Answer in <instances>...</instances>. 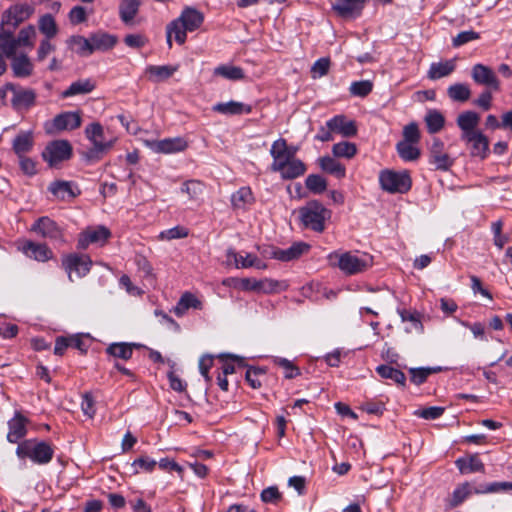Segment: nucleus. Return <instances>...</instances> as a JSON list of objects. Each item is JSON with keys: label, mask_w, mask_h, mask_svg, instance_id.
<instances>
[{"label": "nucleus", "mask_w": 512, "mask_h": 512, "mask_svg": "<svg viewBox=\"0 0 512 512\" xmlns=\"http://www.w3.org/2000/svg\"><path fill=\"white\" fill-rule=\"evenodd\" d=\"M146 145L152 151L164 154L182 152L188 147L187 141L182 137L146 141Z\"/></svg>", "instance_id": "nucleus-15"}, {"label": "nucleus", "mask_w": 512, "mask_h": 512, "mask_svg": "<svg viewBox=\"0 0 512 512\" xmlns=\"http://www.w3.org/2000/svg\"><path fill=\"white\" fill-rule=\"evenodd\" d=\"M473 494V483L464 482L459 485L452 494L451 506L457 507L460 505L466 498Z\"/></svg>", "instance_id": "nucleus-50"}, {"label": "nucleus", "mask_w": 512, "mask_h": 512, "mask_svg": "<svg viewBox=\"0 0 512 512\" xmlns=\"http://www.w3.org/2000/svg\"><path fill=\"white\" fill-rule=\"evenodd\" d=\"M81 409L89 418H93L96 413L95 401L90 393H85L82 397Z\"/></svg>", "instance_id": "nucleus-64"}, {"label": "nucleus", "mask_w": 512, "mask_h": 512, "mask_svg": "<svg viewBox=\"0 0 512 512\" xmlns=\"http://www.w3.org/2000/svg\"><path fill=\"white\" fill-rule=\"evenodd\" d=\"M103 133V127L98 122H94L86 127L85 134L93 144V148L86 154L88 159H99V153L106 152L113 146L114 141H103Z\"/></svg>", "instance_id": "nucleus-9"}, {"label": "nucleus", "mask_w": 512, "mask_h": 512, "mask_svg": "<svg viewBox=\"0 0 512 512\" xmlns=\"http://www.w3.org/2000/svg\"><path fill=\"white\" fill-rule=\"evenodd\" d=\"M204 184L198 180H188L183 183L181 191L187 194L190 200H197L203 193Z\"/></svg>", "instance_id": "nucleus-52"}, {"label": "nucleus", "mask_w": 512, "mask_h": 512, "mask_svg": "<svg viewBox=\"0 0 512 512\" xmlns=\"http://www.w3.org/2000/svg\"><path fill=\"white\" fill-rule=\"evenodd\" d=\"M61 265L68 274L69 280L74 281V276L82 278L89 273L92 261L87 255L72 253L62 257Z\"/></svg>", "instance_id": "nucleus-6"}, {"label": "nucleus", "mask_w": 512, "mask_h": 512, "mask_svg": "<svg viewBox=\"0 0 512 512\" xmlns=\"http://www.w3.org/2000/svg\"><path fill=\"white\" fill-rule=\"evenodd\" d=\"M255 202L250 187H241L231 196L232 207L236 210H247Z\"/></svg>", "instance_id": "nucleus-26"}, {"label": "nucleus", "mask_w": 512, "mask_h": 512, "mask_svg": "<svg viewBox=\"0 0 512 512\" xmlns=\"http://www.w3.org/2000/svg\"><path fill=\"white\" fill-rule=\"evenodd\" d=\"M33 230L40 234L44 238H49L52 240L63 241V234L61 229L57 226V224L47 218H40L34 225Z\"/></svg>", "instance_id": "nucleus-18"}, {"label": "nucleus", "mask_w": 512, "mask_h": 512, "mask_svg": "<svg viewBox=\"0 0 512 512\" xmlns=\"http://www.w3.org/2000/svg\"><path fill=\"white\" fill-rule=\"evenodd\" d=\"M203 21V16L200 12L193 8H186L182 11L179 18L172 21L167 26V43L172 46V38L178 44H183L186 40V33L197 29Z\"/></svg>", "instance_id": "nucleus-1"}, {"label": "nucleus", "mask_w": 512, "mask_h": 512, "mask_svg": "<svg viewBox=\"0 0 512 512\" xmlns=\"http://www.w3.org/2000/svg\"><path fill=\"white\" fill-rule=\"evenodd\" d=\"M297 150H298L297 147L288 146L287 141L283 138H280L273 142L271 149H270V155L278 156V154H279L286 158L297 159L296 158Z\"/></svg>", "instance_id": "nucleus-42"}, {"label": "nucleus", "mask_w": 512, "mask_h": 512, "mask_svg": "<svg viewBox=\"0 0 512 512\" xmlns=\"http://www.w3.org/2000/svg\"><path fill=\"white\" fill-rule=\"evenodd\" d=\"M27 422L28 420L19 412L15 413L14 417L8 421L9 431L7 433V440L10 443H17L26 435Z\"/></svg>", "instance_id": "nucleus-21"}, {"label": "nucleus", "mask_w": 512, "mask_h": 512, "mask_svg": "<svg viewBox=\"0 0 512 512\" xmlns=\"http://www.w3.org/2000/svg\"><path fill=\"white\" fill-rule=\"evenodd\" d=\"M273 362L275 365L283 368L285 370V377L288 379H292L300 375V370L298 367H296L292 361L282 358V357H275L273 359Z\"/></svg>", "instance_id": "nucleus-55"}, {"label": "nucleus", "mask_w": 512, "mask_h": 512, "mask_svg": "<svg viewBox=\"0 0 512 512\" xmlns=\"http://www.w3.org/2000/svg\"><path fill=\"white\" fill-rule=\"evenodd\" d=\"M471 77L479 85H484L494 91L500 89V81L495 72L486 65L475 64L471 70Z\"/></svg>", "instance_id": "nucleus-14"}, {"label": "nucleus", "mask_w": 512, "mask_h": 512, "mask_svg": "<svg viewBox=\"0 0 512 512\" xmlns=\"http://www.w3.org/2000/svg\"><path fill=\"white\" fill-rule=\"evenodd\" d=\"M461 474H469L474 472H484L485 467L478 455L458 458L455 461Z\"/></svg>", "instance_id": "nucleus-31"}, {"label": "nucleus", "mask_w": 512, "mask_h": 512, "mask_svg": "<svg viewBox=\"0 0 512 512\" xmlns=\"http://www.w3.org/2000/svg\"><path fill=\"white\" fill-rule=\"evenodd\" d=\"M81 125L79 112H65L54 118V126L58 130H73Z\"/></svg>", "instance_id": "nucleus-29"}, {"label": "nucleus", "mask_w": 512, "mask_h": 512, "mask_svg": "<svg viewBox=\"0 0 512 512\" xmlns=\"http://www.w3.org/2000/svg\"><path fill=\"white\" fill-rule=\"evenodd\" d=\"M140 0H123L120 4V17L128 23L133 20L138 12Z\"/></svg>", "instance_id": "nucleus-48"}, {"label": "nucleus", "mask_w": 512, "mask_h": 512, "mask_svg": "<svg viewBox=\"0 0 512 512\" xmlns=\"http://www.w3.org/2000/svg\"><path fill=\"white\" fill-rule=\"evenodd\" d=\"M440 370V368H411L409 370L410 372V379L411 381L416 384V385H421L422 383H424L428 376L433 374V373H436Z\"/></svg>", "instance_id": "nucleus-54"}, {"label": "nucleus", "mask_w": 512, "mask_h": 512, "mask_svg": "<svg viewBox=\"0 0 512 512\" xmlns=\"http://www.w3.org/2000/svg\"><path fill=\"white\" fill-rule=\"evenodd\" d=\"M447 94L453 101L466 102L471 97V90L467 84L455 83L448 87Z\"/></svg>", "instance_id": "nucleus-43"}, {"label": "nucleus", "mask_w": 512, "mask_h": 512, "mask_svg": "<svg viewBox=\"0 0 512 512\" xmlns=\"http://www.w3.org/2000/svg\"><path fill=\"white\" fill-rule=\"evenodd\" d=\"M49 192L61 201H69L80 194L77 185L71 181L54 180L48 186Z\"/></svg>", "instance_id": "nucleus-16"}, {"label": "nucleus", "mask_w": 512, "mask_h": 512, "mask_svg": "<svg viewBox=\"0 0 512 512\" xmlns=\"http://www.w3.org/2000/svg\"><path fill=\"white\" fill-rule=\"evenodd\" d=\"M95 82L91 79H80L73 82L65 91L62 92L63 98L72 97L80 94H88L95 89Z\"/></svg>", "instance_id": "nucleus-34"}, {"label": "nucleus", "mask_w": 512, "mask_h": 512, "mask_svg": "<svg viewBox=\"0 0 512 512\" xmlns=\"http://www.w3.org/2000/svg\"><path fill=\"white\" fill-rule=\"evenodd\" d=\"M381 188L388 193H406L410 190L412 181L407 171L396 172L382 170L379 174Z\"/></svg>", "instance_id": "nucleus-5"}, {"label": "nucleus", "mask_w": 512, "mask_h": 512, "mask_svg": "<svg viewBox=\"0 0 512 512\" xmlns=\"http://www.w3.org/2000/svg\"><path fill=\"white\" fill-rule=\"evenodd\" d=\"M455 70V63L453 60L445 62L432 63L427 76L431 80H437L442 77L450 75Z\"/></svg>", "instance_id": "nucleus-39"}, {"label": "nucleus", "mask_w": 512, "mask_h": 512, "mask_svg": "<svg viewBox=\"0 0 512 512\" xmlns=\"http://www.w3.org/2000/svg\"><path fill=\"white\" fill-rule=\"evenodd\" d=\"M22 252L29 258L37 261H48L52 258V251L45 244L26 241L21 247Z\"/></svg>", "instance_id": "nucleus-23"}, {"label": "nucleus", "mask_w": 512, "mask_h": 512, "mask_svg": "<svg viewBox=\"0 0 512 512\" xmlns=\"http://www.w3.org/2000/svg\"><path fill=\"white\" fill-rule=\"evenodd\" d=\"M11 68L15 77L26 78L33 73V63L26 54H19L11 58Z\"/></svg>", "instance_id": "nucleus-25"}, {"label": "nucleus", "mask_w": 512, "mask_h": 512, "mask_svg": "<svg viewBox=\"0 0 512 512\" xmlns=\"http://www.w3.org/2000/svg\"><path fill=\"white\" fill-rule=\"evenodd\" d=\"M271 157V170L279 172L283 179H295L306 172V166L300 159L286 158L279 154Z\"/></svg>", "instance_id": "nucleus-7"}, {"label": "nucleus", "mask_w": 512, "mask_h": 512, "mask_svg": "<svg viewBox=\"0 0 512 512\" xmlns=\"http://www.w3.org/2000/svg\"><path fill=\"white\" fill-rule=\"evenodd\" d=\"M429 161L438 170H448L453 165V159L445 152V145L439 138H433L429 147Z\"/></svg>", "instance_id": "nucleus-12"}, {"label": "nucleus", "mask_w": 512, "mask_h": 512, "mask_svg": "<svg viewBox=\"0 0 512 512\" xmlns=\"http://www.w3.org/2000/svg\"><path fill=\"white\" fill-rule=\"evenodd\" d=\"M116 43L117 38L108 33L97 32L90 36L92 53L94 51H107L113 48Z\"/></svg>", "instance_id": "nucleus-32"}, {"label": "nucleus", "mask_w": 512, "mask_h": 512, "mask_svg": "<svg viewBox=\"0 0 512 512\" xmlns=\"http://www.w3.org/2000/svg\"><path fill=\"white\" fill-rule=\"evenodd\" d=\"M288 289V283L286 281H279L270 278H264L260 280V292L265 294H273Z\"/></svg>", "instance_id": "nucleus-49"}, {"label": "nucleus", "mask_w": 512, "mask_h": 512, "mask_svg": "<svg viewBox=\"0 0 512 512\" xmlns=\"http://www.w3.org/2000/svg\"><path fill=\"white\" fill-rule=\"evenodd\" d=\"M331 265L338 267L346 275H354L366 271L372 266V256L354 254L352 252L331 253L328 256Z\"/></svg>", "instance_id": "nucleus-2"}, {"label": "nucleus", "mask_w": 512, "mask_h": 512, "mask_svg": "<svg viewBox=\"0 0 512 512\" xmlns=\"http://www.w3.org/2000/svg\"><path fill=\"white\" fill-rule=\"evenodd\" d=\"M376 372L385 379H390L397 383L398 385L404 386L406 382L405 374L389 365H379L376 368Z\"/></svg>", "instance_id": "nucleus-44"}, {"label": "nucleus", "mask_w": 512, "mask_h": 512, "mask_svg": "<svg viewBox=\"0 0 512 512\" xmlns=\"http://www.w3.org/2000/svg\"><path fill=\"white\" fill-rule=\"evenodd\" d=\"M16 454L19 458L28 457L37 464H47L52 460L54 450L45 441L28 439L18 444Z\"/></svg>", "instance_id": "nucleus-4"}, {"label": "nucleus", "mask_w": 512, "mask_h": 512, "mask_svg": "<svg viewBox=\"0 0 512 512\" xmlns=\"http://www.w3.org/2000/svg\"><path fill=\"white\" fill-rule=\"evenodd\" d=\"M190 308L202 309L201 301L190 292H185L180 297L177 305L173 308V312L177 316H183Z\"/></svg>", "instance_id": "nucleus-35"}, {"label": "nucleus", "mask_w": 512, "mask_h": 512, "mask_svg": "<svg viewBox=\"0 0 512 512\" xmlns=\"http://www.w3.org/2000/svg\"><path fill=\"white\" fill-rule=\"evenodd\" d=\"M214 74L232 81L242 80L245 77L243 69L233 65H220L214 69Z\"/></svg>", "instance_id": "nucleus-45"}, {"label": "nucleus", "mask_w": 512, "mask_h": 512, "mask_svg": "<svg viewBox=\"0 0 512 512\" xmlns=\"http://www.w3.org/2000/svg\"><path fill=\"white\" fill-rule=\"evenodd\" d=\"M495 493H502V482L482 483L478 485L473 483V494L481 495Z\"/></svg>", "instance_id": "nucleus-59"}, {"label": "nucleus", "mask_w": 512, "mask_h": 512, "mask_svg": "<svg viewBox=\"0 0 512 512\" xmlns=\"http://www.w3.org/2000/svg\"><path fill=\"white\" fill-rule=\"evenodd\" d=\"M318 163L323 171L332 174L337 178H344L346 175L345 166L330 156H323L319 158Z\"/></svg>", "instance_id": "nucleus-37"}, {"label": "nucleus", "mask_w": 512, "mask_h": 512, "mask_svg": "<svg viewBox=\"0 0 512 512\" xmlns=\"http://www.w3.org/2000/svg\"><path fill=\"white\" fill-rule=\"evenodd\" d=\"M424 121L426 123L428 132L431 134L439 132L445 125V118L443 114L436 109L428 110Z\"/></svg>", "instance_id": "nucleus-41"}, {"label": "nucleus", "mask_w": 512, "mask_h": 512, "mask_svg": "<svg viewBox=\"0 0 512 512\" xmlns=\"http://www.w3.org/2000/svg\"><path fill=\"white\" fill-rule=\"evenodd\" d=\"M72 155V146L66 140H55L47 144L42 152L43 159L50 167H56L59 163L68 160Z\"/></svg>", "instance_id": "nucleus-8"}, {"label": "nucleus", "mask_w": 512, "mask_h": 512, "mask_svg": "<svg viewBox=\"0 0 512 512\" xmlns=\"http://www.w3.org/2000/svg\"><path fill=\"white\" fill-rule=\"evenodd\" d=\"M38 28L40 32L44 34L48 39L55 37L58 33V27L55 19L50 14H45L40 17L38 21Z\"/></svg>", "instance_id": "nucleus-46"}, {"label": "nucleus", "mask_w": 512, "mask_h": 512, "mask_svg": "<svg viewBox=\"0 0 512 512\" xmlns=\"http://www.w3.org/2000/svg\"><path fill=\"white\" fill-rule=\"evenodd\" d=\"M309 250V245L303 242L295 243L287 249H277L273 252V258L280 261L297 259Z\"/></svg>", "instance_id": "nucleus-27"}, {"label": "nucleus", "mask_w": 512, "mask_h": 512, "mask_svg": "<svg viewBox=\"0 0 512 512\" xmlns=\"http://www.w3.org/2000/svg\"><path fill=\"white\" fill-rule=\"evenodd\" d=\"M460 138L468 146L472 157H477L483 160L489 155V139L482 131L467 134L466 136H460Z\"/></svg>", "instance_id": "nucleus-10"}, {"label": "nucleus", "mask_w": 512, "mask_h": 512, "mask_svg": "<svg viewBox=\"0 0 512 512\" xmlns=\"http://www.w3.org/2000/svg\"><path fill=\"white\" fill-rule=\"evenodd\" d=\"M188 236V230L182 226H176L162 231L158 235V239L162 241H170L174 239L185 238Z\"/></svg>", "instance_id": "nucleus-58"}, {"label": "nucleus", "mask_w": 512, "mask_h": 512, "mask_svg": "<svg viewBox=\"0 0 512 512\" xmlns=\"http://www.w3.org/2000/svg\"><path fill=\"white\" fill-rule=\"evenodd\" d=\"M178 66L172 65H150L145 73L152 82H162L169 79L176 71Z\"/></svg>", "instance_id": "nucleus-28"}, {"label": "nucleus", "mask_w": 512, "mask_h": 512, "mask_svg": "<svg viewBox=\"0 0 512 512\" xmlns=\"http://www.w3.org/2000/svg\"><path fill=\"white\" fill-rule=\"evenodd\" d=\"M134 347H139V345L134 343H112L107 347L106 352L115 358L129 360L132 357Z\"/></svg>", "instance_id": "nucleus-40"}, {"label": "nucleus", "mask_w": 512, "mask_h": 512, "mask_svg": "<svg viewBox=\"0 0 512 512\" xmlns=\"http://www.w3.org/2000/svg\"><path fill=\"white\" fill-rule=\"evenodd\" d=\"M332 153L335 157L351 159L356 155L357 147L354 143L343 141L333 145Z\"/></svg>", "instance_id": "nucleus-51"}, {"label": "nucleus", "mask_w": 512, "mask_h": 512, "mask_svg": "<svg viewBox=\"0 0 512 512\" xmlns=\"http://www.w3.org/2000/svg\"><path fill=\"white\" fill-rule=\"evenodd\" d=\"M365 0H334L333 10L342 17H353L360 13Z\"/></svg>", "instance_id": "nucleus-22"}, {"label": "nucleus", "mask_w": 512, "mask_h": 512, "mask_svg": "<svg viewBox=\"0 0 512 512\" xmlns=\"http://www.w3.org/2000/svg\"><path fill=\"white\" fill-rule=\"evenodd\" d=\"M414 144L408 141H401L397 144V152L403 160L414 161L419 158L420 151Z\"/></svg>", "instance_id": "nucleus-47"}, {"label": "nucleus", "mask_w": 512, "mask_h": 512, "mask_svg": "<svg viewBox=\"0 0 512 512\" xmlns=\"http://www.w3.org/2000/svg\"><path fill=\"white\" fill-rule=\"evenodd\" d=\"M213 110L226 115L249 114L252 111L250 105L238 101H229L226 103H217Z\"/></svg>", "instance_id": "nucleus-33"}, {"label": "nucleus", "mask_w": 512, "mask_h": 512, "mask_svg": "<svg viewBox=\"0 0 512 512\" xmlns=\"http://www.w3.org/2000/svg\"><path fill=\"white\" fill-rule=\"evenodd\" d=\"M110 235V231L104 226L88 227L79 234L78 248L85 250L90 244L103 245Z\"/></svg>", "instance_id": "nucleus-13"}, {"label": "nucleus", "mask_w": 512, "mask_h": 512, "mask_svg": "<svg viewBox=\"0 0 512 512\" xmlns=\"http://www.w3.org/2000/svg\"><path fill=\"white\" fill-rule=\"evenodd\" d=\"M330 67L329 58H320L318 59L311 68V73L313 78H319L328 73Z\"/></svg>", "instance_id": "nucleus-61"}, {"label": "nucleus", "mask_w": 512, "mask_h": 512, "mask_svg": "<svg viewBox=\"0 0 512 512\" xmlns=\"http://www.w3.org/2000/svg\"><path fill=\"white\" fill-rule=\"evenodd\" d=\"M16 38L13 36L11 32L1 30L0 31V52L2 55L4 54L7 58L11 59L16 56V51L19 47L16 42Z\"/></svg>", "instance_id": "nucleus-38"}, {"label": "nucleus", "mask_w": 512, "mask_h": 512, "mask_svg": "<svg viewBox=\"0 0 512 512\" xmlns=\"http://www.w3.org/2000/svg\"><path fill=\"white\" fill-rule=\"evenodd\" d=\"M68 47L81 57H88L92 54L90 38L80 35L71 36L67 40Z\"/></svg>", "instance_id": "nucleus-36"}, {"label": "nucleus", "mask_w": 512, "mask_h": 512, "mask_svg": "<svg viewBox=\"0 0 512 512\" xmlns=\"http://www.w3.org/2000/svg\"><path fill=\"white\" fill-rule=\"evenodd\" d=\"M6 91L12 93L11 103L16 109H28L35 103L36 94L32 89H23L13 84H7L3 91L0 90V96H4Z\"/></svg>", "instance_id": "nucleus-11"}, {"label": "nucleus", "mask_w": 512, "mask_h": 512, "mask_svg": "<svg viewBox=\"0 0 512 512\" xmlns=\"http://www.w3.org/2000/svg\"><path fill=\"white\" fill-rule=\"evenodd\" d=\"M33 144V133L31 131H21L14 138L12 147L18 157H22L32 149Z\"/></svg>", "instance_id": "nucleus-30"}, {"label": "nucleus", "mask_w": 512, "mask_h": 512, "mask_svg": "<svg viewBox=\"0 0 512 512\" xmlns=\"http://www.w3.org/2000/svg\"><path fill=\"white\" fill-rule=\"evenodd\" d=\"M403 137V141L418 143L420 140V132L418 125L414 122L406 125L403 129Z\"/></svg>", "instance_id": "nucleus-63"}, {"label": "nucleus", "mask_w": 512, "mask_h": 512, "mask_svg": "<svg viewBox=\"0 0 512 512\" xmlns=\"http://www.w3.org/2000/svg\"><path fill=\"white\" fill-rule=\"evenodd\" d=\"M264 374H265L264 370H262L260 368H249L246 371L245 378H246V381L249 383V385L253 389H258L262 385V381L260 378L263 377Z\"/></svg>", "instance_id": "nucleus-60"}, {"label": "nucleus", "mask_w": 512, "mask_h": 512, "mask_svg": "<svg viewBox=\"0 0 512 512\" xmlns=\"http://www.w3.org/2000/svg\"><path fill=\"white\" fill-rule=\"evenodd\" d=\"M36 37V30L34 26L29 25L20 30L18 33V37L16 38V42L19 46H30L34 45V39Z\"/></svg>", "instance_id": "nucleus-57"}, {"label": "nucleus", "mask_w": 512, "mask_h": 512, "mask_svg": "<svg viewBox=\"0 0 512 512\" xmlns=\"http://www.w3.org/2000/svg\"><path fill=\"white\" fill-rule=\"evenodd\" d=\"M444 408L439 406H432L428 408H424L421 410H417L414 414L423 419H437L444 413Z\"/></svg>", "instance_id": "nucleus-62"}, {"label": "nucleus", "mask_w": 512, "mask_h": 512, "mask_svg": "<svg viewBox=\"0 0 512 512\" xmlns=\"http://www.w3.org/2000/svg\"><path fill=\"white\" fill-rule=\"evenodd\" d=\"M480 122V116L474 111H464L457 117L456 123L461 130V136H466L479 131L477 129Z\"/></svg>", "instance_id": "nucleus-24"}, {"label": "nucleus", "mask_w": 512, "mask_h": 512, "mask_svg": "<svg viewBox=\"0 0 512 512\" xmlns=\"http://www.w3.org/2000/svg\"><path fill=\"white\" fill-rule=\"evenodd\" d=\"M305 184L307 189L316 194L324 192L327 188L326 180L322 176L317 174L309 175L306 178Z\"/></svg>", "instance_id": "nucleus-53"}, {"label": "nucleus", "mask_w": 512, "mask_h": 512, "mask_svg": "<svg viewBox=\"0 0 512 512\" xmlns=\"http://www.w3.org/2000/svg\"><path fill=\"white\" fill-rule=\"evenodd\" d=\"M227 263H234L236 268H249L257 267L259 269L265 268V265L259 260V258L251 253H246L245 256L239 255L233 249L227 250Z\"/></svg>", "instance_id": "nucleus-20"}, {"label": "nucleus", "mask_w": 512, "mask_h": 512, "mask_svg": "<svg viewBox=\"0 0 512 512\" xmlns=\"http://www.w3.org/2000/svg\"><path fill=\"white\" fill-rule=\"evenodd\" d=\"M34 13L32 5L22 3L10 7L5 15L6 23L14 27L28 19Z\"/></svg>", "instance_id": "nucleus-19"}, {"label": "nucleus", "mask_w": 512, "mask_h": 512, "mask_svg": "<svg viewBox=\"0 0 512 512\" xmlns=\"http://www.w3.org/2000/svg\"><path fill=\"white\" fill-rule=\"evenodd\" d=\"M326 126L330 131L340 134L343 137H353L357 134L355 121L348 120L343 115H337L327 121Z\"/></svg>", "instance_id": "nucleus-17"}, {"label": "nucleus", "mask_w": 512, "mask_h": 512, "mask_svg": "<svg viewBox=\"0 0 512 512\" xmlns=\"http://www.w3.org/2000/svg\"><path fill=\"white\" fill-rule=\"evenodd\" d=\"M299 219L304 228L315 232L325 230V222L330 219L331 211L317 200H312L299 208Z\"/></svg>", "instance_id": "nucleus-3"}, {"label": "nucleus", "mask_w": 512, "mask_h": 512, "mask_svg": "<svg viewBox=\"0 0 512 512\" xmlns=\"http://www.w3.org/2000/svg\"><path fill=\"white\" fill-rule=\"evenodd\" d=\"M373 89V83L369 80L353 82L349 91L353 96L366 97Z\"/></svg>", "instance_id": "nucleus-56"}]
</instances>
